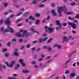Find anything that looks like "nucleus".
<instances>
[{
  "mask_svg": "<svg viewBox=\"0 0 79 79\" xmlns=\"http://www.w3.org/2000/svg\"><path fill=\"white\" fill-rule=\"evenodd\" d=\"M5 23L8 27V28L4 30L5 32H9L10 31V18H7L5 21Z\"/></svg>",
  "mask_w": 79,
  "mask_h": 79,
  "instance_id": "nucleus-1",
  "label": "nucleus"
},
{
  "mask_svg": "<svg viewBox=\"0 0 79 79\" xmlns=\"http://www.w3.org/2000/svg\"><path fill=\"white\" fill-rule=\"evenodd\" d=\"M29 35L31 36L32 34L29 33H27V31L26 30H24L23 31V34L21 36L22 37H28Z\"/></svg>",
  "mask_w": 79,
  "mask_h": 79,
  "instance_id": "nucleus-2",
  "label": "nucleus"
},
{
  "mask_svg": "<svg viewBox=\"0 0 79 79\" xmlns=\"http://www.w3.org/2000/svg\"><path fill=\"white\" fill-rule=\"evenodd\" d=\"M66 8V6H64V7H60L58 8L57 10V12L59 14V16H62V14H61V11H63L64 9H65Z\"/></svg>",
  "mask_w": 79,
  "mask_h": 79,
  "instance_id": "nucleus-3",
  "label": "nucleus"
},
{
  "mask_svg": "<svg viewBox=\"0 0 79 79\" xmlns=\"http://www.w3.org/2000/svg\"><path fill=\"white\" fill-rule=\"evenodd\" d=\"M48 39V38L47 37H46L45 38H43V39L42 38H40L38 40V42H39V43L44 42L46 41Z\"/></svg>",
  "mask_w": 79,
  "mask_h": 79,
  "instance_id": "nucleus-4",
  "label": "nucleus"
},
{
  "mask_svg": "<svg viewBox=\"0 0 79 79\" xmlns=\"http://www.w3.org/2000/svg\"><path fill=\"white\" fill-rule=\"evenodd\" d=\"M63 40L62 41V44H63L64 42L66 41L67 42H68V40L70 39V38H68L67 39V37L64 36L63 37Z\"/></svg>",
  "mask_w": 79,
  "mask_h": 79,
  "instance_id": "nucleus-5",
  "label": "nucleus"
},
{
  "mask_svg": "<svg viewBox=\"0 0 79 79\" xmlns=\"http://www.w3.org/2000/svg\"><path fill=\"white\" fill-rule=\"evenodd\" d=\"M48 30L49 31V34H51V33H52V32H54V28L52 27H48Z\"/></svg>",
  "mask_w": 79,
  "mask_h": 79,
  "instance_id": "nucleus-6",
  "label": "nucleus"
},
{
  "mask_svg": "<svg viewBox=\"0 0 79 79\" xmlns=\"http://www.w3.org/2000/svg\"><path fill=\"white\" fill-rule=\"evenodd\" d=\"M51 15H53V16H56L57 14L55 12V10H51Z\"/></svg>",
  "mask_w": 79,
  "mask_h": 79,
  "instance_id": "nucleus-7",
  "label": "nucleus"
},
{
  "mask_svg": "<svg viewBox=\"0 0 79 79\" xmlns=\"http://www.w3.org/2000/svg\"><path fill=\"white\" fill-rule=\"evenodd\" d=\"M76 75V73H71L70 75L69 76V77L70 78H72L73 77H74L75 75Z\"/></svg>",
  "mask_w": 79,
  "mask_h": 79,
  "instance_id": "nucleus-8",
  "label": "nucleus"
},
{
  "mask_svg": "<svg viewBox=\"0 0 79 79\" xmlns=\"http://www.w3.org/2000/svg\"><path fill=\"white\" fill-rule=\"evenodd\" d=\"M28 19H32V21H34L35 20V17H34L32 15L29 16L28 17Z\"/></svg>",
  "mask_w": 79,
  "mask_h": 79,
  "instance_id": "nucleus-9",
  "label": "nucleus"
},
{
  "mask_svg": "<svg viewBox=\"0 0 79 79\" xmlns=\"http://www.w3.org/2000/svg\"><path fill=\"white\" fill-rule=\"evenodd\" d=\"M15 64V61L13 60L11 61V63L10 64V68H12L13 66V64Z\"/></svg>",
  "mask_w": 79,
  "mask_h": 79,
  "instance_id": "nucleus-10",
  "label": "nucleus"
},
{
  "mask_svg": "<svg viewBox=\"0 0 79 79\" xmlns=\"http://www.w3.org/2000/svg\"><path fill=\"white\" fill-rule=\"evenodd\" d=\"M22 71L23 73H28L30 72L29 70L26 69L23 70Z\"/></svg>",
  "mask_w": 79,
  "mask_h": 79,
  "instance_id": "nucleus-11",
  "label": "nucleus"
},
{
  "mask_svg": "<svg viewBox=\"0 0 79 79\" xmlns=\"http://www.w3.org/2000/svg\"><path fill=\"white\" fill-rule=\"evenodd\" d=\"M76 26V24L73 23V24L72 26V27H73L72 28L73 29H76L77 27Z\"/></svg>",
  "mask_w": 79,
  "mask_h": 79,
  "instance_id": "nucleus-12",
  "label": "nucleus"
},
{
  "mask_svg": "<svg viewBox=\"0 0 79 79\" xmlns=\"http://www.w3.org/2000/svg\"><path fill=\"white\" fill-rule=\"evenodd\" d=\"M16 36H17V37H21V32H19L17 33L16 34Z\"/></svg>",
  "mask_w": 79,
  "mask_h": 79,
  "instance_id": "nucleus-13",
  "label": "nucleus"
},
{
  "mask_svg": "<svg viewBox=\"0 0 79 79\" xmlns=\"http://www.w3.org/2000/svg\"><path fill=\"white\" fill-rule=\"evenodd\" d=\"M15 31H14V30L12 28H10V33L11 34H13Z\"/></svg>",
  "mask_w": 79,
  "mask_h": 79,
  "instance_id": "nucleus-14",
  "label": "nucleus"
},
{
  "mask_svg": "<svg viewBox=\"0 0 79 79\" xmlns=\"http://www.w3.org/2000/svg\"><path fill=\"white\" fill-rule=\"evenodd\" d=\"M71 61V59H69L64 64V65H66L67 64H68L69 63L70 61Z\"/></svg>",
  "mask_w": 79,
  "mask_h": 79,
  "instance_id": "nucleus-15",
  "label": "nucleus"
},
{
  "mask_svg": "<svg viewBox=\"0 0 79 79\" xmlns=\"http://www.w3.org/2000/svg\"><path fill=\"white\" fill-rule=\"evenodd\" d=\"M37 3V0H34L32 1V4L34 5L35 4H36V3Z\"/></svg>",
  "mask_w": 79,
  "mask_h": 79,
  "instance_id": "nucleus-16",
  "label": "nucleus"
},
{
  "mask_svg": "<svg viewBox=\"0 0 79 79\" xmlns=\"http://www.w3.org/2000/svg\"><path fill=\"white\" fill-rule=\"evenodd\" d=\"M19 67V64H17L16 66L15 67V69H18Z\"/></svg>",
  "mask_w": 79,
  "mask_h": 79,
  "instance_id": "nucleus-17",
  "label": "nucleus"
},
{
  "mask_svg": "<svg viewBox=\"0 0 79 79\" xmlns=\"http://www.w3.org/2000/svg\"><path fill=\"white\" fill-rule=\"evenodd\" d=\"M16 42V40L15 39H13L12 41V42L13 44H15Z\"/></svg>",
  "mask_w": 79,
  "mask_h": 79,
  "instance_id": "nucleus-18",
  "label": "nucleus"
},
{
  "mask_svg": "<svg viewBox=\"0 0 79 79\" xmlns=\"http://www.w3.org/2000/svg\"><path fill=\"white\" fill-rule=\"evenodd\" d=\"M52 50V48L50 47H48V52H51Z\"/></svg>",
  "mask_w": 79,
  "mask_h": 79,
  "instance_id": "nucleus-19",
  "label": "nucleus"
},
{
  "mask_svg": "<svg viewBox=\"0 0 79 79\" xmlns=\"http://www.w3.org/2000/svg\"><path fill=\"white\" fill-rule=\"evenodd\" d=\"M67 15H73V12H68L67 13Z\"/></svg>",
  "mask_w": 79,
  "mask_h": 79,
  "instance_id": "nucleus-20",
  "label": "nucleus"
},
{
  "mask_svg": "<svg viewBox=\"0 0 79 79\" xmlns=\"http://www.w3.org/2000/svg\"><path fill=\"white\" fill-rule=\"evenodd\" d=\"M29 12H26V13H23V16H25L27 15H29Z\"/></svg>",
  "mask_w": 79,
  "mask_h": 79,
  "instance_id": "nucleus-21",
  "label": "nucleus"
},
{
  "mask_svg": "<svg viewBox=\"0 0 79 79\" xmlns=\"http://www.w3.org/2000/svg\"><path fill=\"white\" fill-rule=\"evenodd\" d=\"M40 23V21L39 20H36L35 22V24H37V25H39V24Z\"/></svg>",
  "mask_w": 79,
  "mask_h": 79,
  "instance_id": "nucleus-22",
  "label": "nucleus"
},
{
  "mask_svg": "<svg viewBox=\"0 0 79 79\" xmlns=\"http://www.w3.org/2000/svg\"><path fill=\"white\" fill-rule=\"evenodd\" d=\"M14 55L15 56H18L19 55V54L17 53L16 52H14Z\"/></svg>",
  "mask_w": 79,
  "mask_h": 79,
  "instance_id": "nucleus-23",
  "label": "nucleus"
},
{
  "mask_svg": "<svg viewBox=\"0 0 79 79\" xmlns=\"http://www.w3.org/2000/svg\"><path fill=\"white\" fill-rule=\"evenodd\" d=\"M48 46H43V48L44 49H48Z\"/></svg>",
  "mask_w": 79,
  "mask_h": 79,
  "instance_id": "nucleus-24",
  "label": "nucleus"
},
{
  "mask_svg": "<svg viewBox=\"0 0 79 79\" xmlns=\"http://www.w3.org/2000/svg\"><path fill=\"white\" fill-rule=\"evenodd\" d=\"M7 49L6 48H4L2 49V52H6V51H7Z\"/></svg>",
  "mask_w": 79,
  "mask_h": 79,
  "instance_id": "nucleus-25",
  "label": "nucleus"
},
{
  "mask_svg": "<svg viewBox=\"0 0 79 79\" xmlns=\"http://www.w3.org/2000/svg\"><path fill=\"white\" fill-rule=\"evenodd\" d=\"M45 6V5L43 4H40L39 6V7L40 8H42Z\"/></svg>",
  "mask_w": 79,
  "mask_h": 79,
  "instance_id": "nucleus-26",
  "label": "nucleus"
},
{
  "mask_svg": "<svg viewBox=\"0 0 79 79\" xmlns=\"http://www.w3.org/2000/svg\"><path fill=\"white\" fill-rule=\"evenodd\" d=\"M19 61V63H23V61H24V60L22 59H20Z\"/></svg>",
  "mask_w": 79,
  "mask_h": 79,
  "instance_id": "nucleus-27",
  "label": "nucleus"
},
{
  "mask_svg": "<svg viewBox=\"0 0 79 79\" xmlns=\"http://www.w3.org/2000/svg\"><path fill=\"white\" fill-rule=\"evenodd\" d=\"M68 19L69 20H74V18H71V16H69L68 17Z\"/></svg>",
  "mask_w": 79,
  "mask_h": 79,
  "instance_id": "nucleus-28",
  "label": "nucleus"
},
{
  "mask_svg": "<svg viewBox=\"0 0 79 79\" xmlns=\"http://www.w3.org/2000/svg\"><path fill=\"white\" fill-rule=\"evenodd\" d=\"M5 64H6L7 66V67H8V68H10V65H9L8 63L7 62H6Z\"/></svg>",
  "mask_w": 79,
  "mask_h": 79,
  "instance_id": "nucleus-29",
  "label": "nucleus"
},
{
  "mask_svg": "<svg viewBox=\"0 0 79 79\" xmlns=\"http://www.w3.org/2000/svg\"><path fill=\"white\" fill-rule=\"evenodd\" d=\"M51 6H52V7H55V4L54 3H51Z\"/></svg>",
  "mask_w": 79,
  "mask_h": 79,
  "instance_id": "nucleus-30",
  "label": "nucleus"
},
{
  "mask_svg": "<svg viewBox=\"0 0 79 79\" xmlns=\"http://www.w3.org/2000/svg\"><path fill=\"white\" fill-rule=\"evenodd\" d=\"M22 20H23V18H21L20 19H19V20H18L17 21V23L16 24H17V23H18V22H19V21H22Z\"/></svg>",
  "mask_w": 79,
  "mask_h": 79,
  "instance_id": "nucleus-31",
  "label": "nucleus"
},
{
  "mask_svg": "<svg viewBox=\"0 0 79 79\" xmlns=\"http://www.w3.org/2000/svg\"><path fill=\"white\" fill-rule=\"evenodd\" d=\"M5 56L6 57H8L10 55V54L8 53H5Z\"/></svg>",
  "mask_w": 79,
  "mask_h": 79,
  "instance_id": "nucleus-32",
  "label": "nucleus"
},
{
  "mask_svg": "<svg viewBox=\"0 0 79 79\" xmlns=\"http://www.w3.org/2000/svg\"><path fill=\"white\" fill-rule=\"evenodd\" d=\"M68 24H69V26H71V27H72V26L73 24V23L72 22H69L68 23Z\"/></svg>",
  "mask_w": 79,
  "mask_h": 79,
  "instance_id": "nucleus-33",
  "label": "nucleus"
},
{
  "mask_svg": "<svg viewBox=\"0 0 79 79\" xmlns=\"http://www.w3.org/2000/svg\"><path fill=\"white\" fill-rule=\"evenodd\" d=\"M29 22V19H25V23H27Z\"/></svg>",
  "mask_w": 79,
  "mask_h": 79,
  "instance_id": "nucleus-34",
  "label": "nucleus"
},
{
  "mask_svg": "<svg viewBox=\"0 0 79 79\" xmlns=\"http://www.w3.org/2000/svg\"><path fill=\"white\" fill-rule=\"evenodd\" d=\"M76 5V3L75 2H72L70 4V5H71V6H74Z\"/></svg>",
  "mask_w": 79,
  "mask_h": 79,
  "instance_id": "nucleus-35",
  "label": "nucleus"
},
{
  "mask_svg": "<svg viewBox=\"0 0 79 79\" xmlns=\"http://www.w3.org/2000/svg\"><path fill=\"white\" fill-rule=\"evenodd\" d=\"M26 48H30V45L29 44H27L26 46Z\"/></svg>",
  "mask_w": 79,
  "mask_h": 79,
  "instance_id": "nucleus-36",
  "label": "nucleus"
},
{
  "mask_svg": "<svg viewBox=\"0 0 79 79\" xmlns=\"http://www.w3.org/2000/svg\"><path fill=\"white\" fill-rule=\"evenodd\" d=\"M64 6H65V9L64 8V10H63V11H64V10H65V12H67V9H66V6H64V7H64Z\"/></svg>",
  "mask_w": 79,
  "mask_h": 79,
  "instance_id": "nucleus-37",
  "label": "nucleus"
},
{
  "mask_svg": "<svg viewBox=\"0 0 79 79\" xmlns=\"http://www.w3.org/2000/svg\"><path fill=\"white\" fill-rule=\"evenodd\" d=\"M59 26V28H61V27H62V25L61 24V23H60V24L58 25Z\"/></svg>",
  "mask_w": 79,
  "mask_h": 79,
  "instance_id": "nucleus-38",
  "label": "nucleus"
},
{
  "mask_svg": "<svg viewBox=\"0 0 79 79\" xmlns=\"http://www.w3.org/2000/svg\"><path fill=\"white\" fill-rule=\"evenodd\" d=\"M31 64H36V62L35 61H32L31 62Z\"/></svg>",
  "mask_w": 79,
  "mask_h": 79,
  "instance_id": "nucleus-39",
  "label": "nucleus"
},
{
  "mask_svg": "<svg viewBox=\"0 0 79 79\" xmlns=\"http://www.w3.org/2000/svg\"><path fill=\"white\" fill-rule=\"evenodd\" d=\"M52 40V38H50V39L48 40V43H50L51 42V40Z\"/></svg>",
  "mask_w": 79,
  "mask_h": 79,
  "instance_id": "nucleus-40",
  "label": "nucleus"
},
{
  "mask_svg": "<svg viewBox=\"0 0 79 79\" xmlns=\"http://www.w3.org/2000/svg\"><path fill=\"white\" fill-rule=\"evenodd\" d=\"M35 16L36 17H39V16H40V14H39L37 13L35 14Z\"/></svg>",
  "mask_w": 79,
  "mask_h": 79,
  "instance_id": "nucleus-41",
  "label": "nucleus"
},
{
  "mask_svg": "<svg viewBox=\"0 0 79 79\" xmlns=\"http://www.w3.org/2000/svg\"><path fill=\"white\" fill-rule=\"evenodd\" d=\"M70 73V72H69V71L68 70H66V72H65V74H67L68 73Z\"/></svg>",
  "mask_w": 79,
  "mask_h": 79,
  "instance_id": "nucleus-42",
  "label": "nucleus"
},
{
  "mask_svg": "<svg viewBox=\"0 0 79 79\" xmlns=\"http://www.w3.org/2000/svg\"><path fill=\"white\" fill-rule=\"evenodd\" d=\"M61 24V23H60V21H59L57 20L56 23V24L57 25H59V24Z\"/></svg>",
  "mask_w": 79,
  "mask_h": 79,
  "instance_id": "nucleus-43",
  "label": "nucleus"
},
{
  "mask_svg": "<svg viewBox=\"0 0 79 79\" xmlns=\"http://www.w3.org/2000/svg\"><path fill=\"white\" fill-rule=\"evenodd\" d=\"M75 18H79V14H77L75 16Z\"/></svg>",
  "mask_w": 79,
  "mask_h": 79,
  "instance_id": "nucleus-44",
  "label": "nucleus"
},
{
  "mask_svg": "<svg viewBox=\"0 0 79 79\" xmlns=\"http://www.w3.org/2000/svg\"><path fill=\"white\" fill-rule=\"evenodd\" d=\"M73 22L74 23H78V21L77 20H74Z\"/></svg>",
  "mask_w": 79,
  "mask_h": 79,
  "instance_id": "nucleus-45",
  "label": "nucleus"
},
{
  "mask_svg": "<svg viewBox=\"0 0 79 79\" xmlns=\"http://www.w3.org/2000/svg\"><path fill=\"white\" fill-rule=\"evenodd\" d=\"M35 50V47H33L31 48V50L32 51H34Z\"/></svg>",
  "mask_w": 79,
  "mask_h": 79,
  "instance_id": "nucleus-46",
  "label": "nucleus"
},
{
  "mask_svg": "<svg viewBox=\"0 0 79 79\" xmlns=\"http://www.w3.org/2000/svg\"><path fill=\"white\" fill-rule=\"evenodd\" d=\"M33 33L36 32V33H37V34H40V33H39V32L37 31H33Z\"/></svg>",
  "mask_w": 79,
  "mask_h": 79,
  "instance_id": "nucleus-47",
  "label": "nucleus"
},
{
  "mask_svg": "<svg viewBox=\"0 0 79 79\" xmlns=\"http://www.w3.org/2000/svg\"><path fill=\"white\" fill-rule=\"evenodd\" d=\"M22 12H20V13H19V14H17L16 15V16H19L21 15V14H22Z\"/></svg>",
  "mask_w": 79,
  "mask_h": 79,
  "instance_id": "nucleus-48",
  "label": "nucleus"
},
{
  "mask_svg": "<svg viewBox=\"0 0 79 79\" xmlns=\"http://www.w3.org/2000/svg\"><path fill=\"white\" fill-rule=\"evenodd\" d=\"M22 66H26V64L23 62V63H22Z\"/></svg>",
  "mask_w": 79,
  "mask_h": 79,
  "instance_id": "nucleus-49",
  "label": "nucleus"
},
{
  "mask_svg": "<svg viewBox=\"0 0 79 79\" xmlns=\"http://www.w3.org/2000/svg\"><path fill=\"white\" fill-rule=\"evenodd\" d=\"M18 42H23V40L22 39H19L18 40Z\"/></svg>",
  "mask_w": 79,
  "mask_h": 79,
  "instance_id": "nucleus-50",
  "label": "nucleus"
},
{
  "mask_svg": "<svg viewBox=\"0 0 79 79\" xmlns=\"http://www.w3.org/2000/svg\"><path fill=\"white\" fill-rule=\"evenodd\" d=\"M2 68H3V69H6V67L5 65H2Z\"/></svg>",
  "mask_w": 79,
  "mask_h": 79,
  "instance_id": "nucleus-51",
  "label": "nucleus"
},
{
  "mask_svg": "<svg viewBox=\"0 0 79 79\" xmlns=\"http://www.w3.org/2000/svg\"><path fill=\"white\" fill-rule=\"evenodd\" d=\"M4 6L5 7H6V6H8V3H4Z\"/></svg>",
  "mask_w": 79,
  "mask_h": 79,
  "instance_id": "nucleus-52",
  "label": "nucleus"
},
{
  "mask_svg": "<svg viewBox=\"0 0 79 79\" xmlns=\"http://www.w3.org/2000/svg\"><path fill=\"white\" fill-rule=\"evenodd\" d=\"M66 25H67V23H64L63 24V26H66Z\"/></svg>",
  "mask_w": 79,
  "mask_h": 79,
  "instance_id": "nucleus-53",
  "label": "nucleus"
},
{
  "mask_svg": "<svg viewBox=\"0 0 79 79\" xmlns=\"http://www.w3.org/2000/svg\"><path fill=\"white\" fill-rule=\"evenodd\" d=\"M57 48L58 49H60L61 48V46L58 45L57 46Z\"/></svg>",
  "mask_w": 79,
  "mask_h": 79,
  "instance_id": "nucleus-54",
  "label": "nucleus"
},
{
  "mask_svg": "<svg viewBox=\"0 0 79 79\" xmlns=\"http://www.w3.org/2000/svg\"><path fill=\"white\" fill-rule=\"evenodd\" d=\"M42 60H43V58H40L38 59V61H41Z\"/></svg>",
  "mask_w": 79,
  "mask_h": 79,
  "instance_id": "nucleus-55",
  "label": "nucleus"
},
{
  "mask_svg": "<svg viewBox=\"0 0 79 79\" xmlns=\"http://www.w3.org/2000/svg\"><path fill=\"white\" fill-rule=\"evenodd\" d=\"M34 68H35L36 69V68H38V65H35L34 66Z\"/></svg>",
  "mask_w": 79,
  "mask_h": 79,
  "instance_id": "nucleus-56",
  "label": "nucleus"
},
{
  "mask_svg": "<svg viewBox=\"0 0 79 79\" xmlns=\"http://www.w3.org/2000/svg\"><path fill=\"white\" fill-rule=\"evenodd\" d=\"M58 44H56L55 45H54L53 47L55 48V47H58Z\"/></svg>",
  "mask_w": 79,
  "mask_h": 79,
  "instance_id": "nucleus-57",
  "label": "nucleus"
},
{
  "mask_svg": "<svg viewBox=\"0 0 79 79\" xmlns=\"http://www.w3.org/2000/svg\"><path fill=\"white\" fill-rule=\"evenodd\" d=\"M3 19H1L0 21V24H2V23H3Z\"/></svg>",
  "mask_w": 79,
  "mask_h": 79,
  "instance_id": "nucleus-58",
  "label": "nucleus"
},
{
  "mask_svg": "<svg viewBox=\"0 0 79 79\" xmlns=\"http://www.w3.org/2000/svg\"><path fill=\"white\" fill-rule=\"evenodd\" d=\"M73 54L72 53H70L69 55V57H71V56H72V55H73Z\"/></svg>",
  "mask_w": 79,
  "mask_h": 79,
  "instance_id": "nucleus-59",
  "label": "nucleus"
},
{
  "mask_svg": "<svg viewBox=\"0 0 79 79\" xmlns=\"http://www.w3.org/2000/svg\"><path fill=\"white\" fill-rule=\"evenodd\" d=\"M24 47H25L24 46H22L21 48H20V49L21 50H22V49H23V48H24Z\"/></svg>",
  "mask_w": 79,
  "mask_h": 79,
  "instance_id": "nucleus-60",
  "label": "nucleus"
},
{
  "mask_svg": "<svg viewBox=\"0 0 79 79\" xmlns=\"http://www.w3.org/2000/svg\"><path fill=\"white\" fill-rule=\"evenodd\" d=\"M47 35V34L46 33L44 34L43 35H42V37H45Z\"/></svg>",
  "mask_w": 79,
  "mask_h": 79,
  "instance_id": "nucleus-61",
  "label": "nucleus"
},
{
  "mask_svg": "<svg viewBox=\"0 0 79 79\" xmlns=\"http://www.w3.org/2000/svg\"><path fill=\"white\" fill-rule=\"evenodd\" d=\"M14 16H15V15H14L13 14H12L10 15V18H13V17H14Z\"/></svg>",
  "mask_w": 79,
  "mask_h": 79,
  "instance_id": "nucleus-62",
  "label": "nucleus"
},
{
  "mask_svg": "<svg viewBox=\"0 0 79 79\" xmlns=\"http://www.w3.org/2000/svg\"><path fill=\"white\" fill-rule=\"evenodd\" d=\"M46 21V19H44L42 21V23H44Z\"/></svg>",
  "mask_w": 79,
  "mask_h": 79,
  "instance_id": "nucleus-63",
  "label": "nucleus"
},
{
  "mask_svg": "<svg viewBox=\"0 0 79 79\" xmlns=\"http://www.w3.org/2000/svg\"><path fill=\"white\" fill-rule=\"evenodd\" d=\"M18 50H19L18 49H17V48L15 49V52H18Z\"/></svg>",
  "mask_w": 79,
  "mask_h": 79,
  "instance_id": "nucleus-64",
  "label": "nucleus"
}]
</instances>
